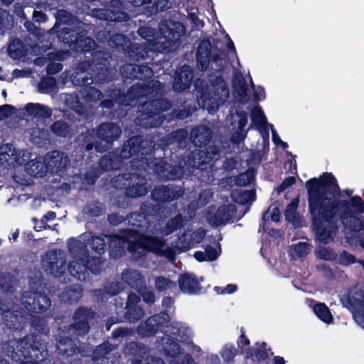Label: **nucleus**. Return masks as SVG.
Listing matches in <instances>:
<instances>
[{"mask_svg":"<svg viewBox=\"0 0 364 364\" xmlns=\"http://www.w3.org/2000/svg\"><path fill=\"white\" fill-rule=\"evenodd\" d=\"M171 103L166 98L153 99L141 105L139 125L144 129L161 127L165 119L164 112L170 109Z\"/></svg>","mask_w":364,"mask_h":364,"instance_id":"39448f33","label":"nucleus"},{"mask_svg":"<svg viewBox=\"0 0 364 364\" xmlns=\"http://www.w3.org/2000/svg\"><path fill=\"white\" fill-rule=\"evenodd\" d=\"M96 136L104 143L103 148L105 151L112 148L114 141L117 140L122 134L121 127L114 122H103L95 129Z\"/></svg>","mask_w":364,"mask_h":364,"instance_id":"dca6fc26","label":"nucleus"},{"mask_svg":"<svg viewBox=\"0 0 364 364\" xmlns=\"http://www.w3.org/2000/svg\"><path fill=\"white\" fill-rule=\"evenodd\" d=\"M163 350L166 356L172 358L170 364H196L189 353L178 355L181 351L180 345L171 338H167L163 342Z\"/></svg>","mask_w":364,"mask_h":364,"instance_id":"412c9836","label":"nucleus"},{"mask_svg":"<svg viewBox=\"0 0 364 364\" xmlns=\"http://www.w3.org/2000/svg\"><path fill=\"white\" fill-rule=\"evenodd\" d=\"M211 42L204 39L199 43L196 51V63L198 69L201 71L208 70L211 59Z\"/></svg>","mask_w":364,"mask_h":364,"instance_id":"bb28decb","label":"nucleus"},{"mask_svg":"<svg viewBox=\"0 0 364 364\" xmlns=\"http://www.w3.org/2000/svg\"><path fill=\"white\" fill-rule=\"evenodd\" d=\"M90 53L94 79L100 82L110 81L112 80V68L109 66V54L104 50H96L95 48H93Z\"/></svg>","mask_w":364,"mask_h":364,"instance_id":"9d476101","label":"nucleus"},{"mask_svg":"<svg viewBox=\"0 0 364 364\" xmlns=\"http://www.w3.org/2000/svg\"><path fill=\"white\" fill-rule=\"evenodd\" d=\"M107 220L111 225L117 226L122 223H127V215L124 216L118 213H112L108 215Z\"/></svg>","mask_w":364,"mask_h":364,"instance_id":"774afa93","label":"nucleus"},{"mask_svg":"<svg viewBox=\"0 0 364 364\" xmlns=\"http://www.w3.org/2000/svg\"><path fill=\"white\" fill-rule=\"evenodd\" d=\"M21 303L31 314H41L46 311L51 305L48 295L38 291H26L23 294Z\"/></svg>","mask_w":364,"mask_h":364,"instance_id":"f8f14e48","label":"nucleus"},{"mask_svg":"<svg viewBox=\"0 0 364 364\" xmlns=\"http://www.w3.org/2000/svg\"><path fill=\"white\" fill-rule=\"evenodd\" d=\"M171 285L176 286V283L163 276L157 277L155 279V287L159 292L166 291Z\"/></svg>","mask_w":364,"mask_h":364,"instance_id":"052dcab7","label":"nucleus"},{"mask_svg":"<svg viewBox=\"0 0 364 364\" xmlns=\"http://www.w3.org/2000/svg\"><path fill=\"white\" fill-rule=\"evenodd\" d=\"M169 0H141L146 14L154 15L169 9Z\"/></svg>","mask_w":364,"mask_h":364,"instance_id":"e433bc0d","label":"nucleus"},{"mask_svg":"<svg viewBox=\"0 0 364 364\" xmlns=\"http://www.w3.org/2000/svg\"><path fill=\"white\" fill-rule=\"evenodd\" d=\"M102 205L98 201L87 203L83 208L85 214L91 217H99L103 213Z\"/></svg>","mask_w":364,"mask_h":364,"instance_id":"864d4df0","label":"nucleus"},{"mask_svg":"<svg viewBox=\"0 0 364 364\" xmlns=\"http://www.w3.org/2000/svg\"><path fill=\"white\" fill-rule=\"evenodd\" d=\"M127 41L128 38L125 35L116 33L115 31H113L107 45L112 48L124 50V46Z\"/></svg>","mask_w":364,"mask_h":364,"instance_id":"603ef678","label":"nucleus"},{"mask_svg":"<svg viewBox=\"0 0 364 364\" xmlns=\"http://www.w3.org/2000/svg\"><path fill=\"white\" fill-rule=\"evenodd\" d=\"M309 212L315 240L323 245L333 240L340 220L351 232L364 230V201L355 195L341 199V188L332 173L324 172L319 178L306 181Z\"/></svg>","mask_w":364,"mask_h":364,"instance_id":"f257e3e1","label":"nucleus"},{"mask_svg":"<svg viewBox=\"0 0 364 364\" xmlns=\"http://www.w3.org/2000/svg\"><path fill=\"white\" fill-rule=\"evenodd\" d=\"M72 82L77 86H80V88H83L84 86H87L92 83V77H89L85 75L77 73L75 75L71 76Z\"/></svg>","mask_w":364,"mask_h":364,"instance_id":"bf43d9fd","label":"nucleus"},{"mask_svg":"<svg viewBox=\"0 0 364 364\" xmlns=\"http://www.w3.org/2000/svg\"><path fill=\"white\" fill-rule=\"evenodd\" d=\"M168 313L164 311L154 314L144 321H141L137 327V333L143 338L155 336L159 330L169 321Z\"/></svg>","mask_w":364,"mask_h":364,"instance_id":"2eb2a0df","label":"nucleus"},{"mask_svg":"<svg viewBox=\"0 0 364 364\" xmlns=\"http://www.w3.org/2000/svg\"><path fill=\"white\" fill-rule=\"evenodd\" d=\"M181 195L182 192L178 187L165 185L156 186L151 193L152 200L158 203H170Z\"/></svg>","mask_w":364,"mask_h":364,"instance_id":"5701e85b","label":"nucleus"},{"mask_svg":"<svg viewBox=\"0 0 364 364\" xmlns=\"http://www.w3.org/2000/svg\"><path fill=\"white\" fill-rule=\"evenodd\" d=\"M314 311L318 318L326 323H331L333 320L330 309L324 303L315 304Z\"/></svg>","mask_w":364,"mask_h":364,"instance_id":"a18cd8bd","label":"nucleus"},{"mask_svg":"<svg viewBox=\"0 0 364 364\" xmlns=\"http://www.w3.org/2000/svg\"><path fill=\"white\" fill-rule=\"evenodd\" d=\"M59 41L75 53L86 55L96 48L95 41L87 36V31L83 26L63 27L58 33Z\"/></svg>","mask_w":364,"mask_h":364,"instance_id":"423d86ee","label":"nucleus"},{"mask_svg":"<svg viewBox=\"0 0 364 364\" xmlns=\"http://www.w3.org/2000/svg\"><path fill=\"white\" fill-rule=\"evenodd\" d=\"M52 133L59 137H67L70 133V127L63 120H57L50 126Z\"/></svg>","mask_w":364,"mask_h":364,"instance_id":"3c124183","label":"nucleus"},{"mask_svg":"<svg viewBox=\"0 0 364 364\" xmlns=\"http://www.w3.org/2000/svg\"><path fill=\"white\" fill-rule=\"evenodd\" d=\"M109 255L113 258H120L125 254L124 247L119 242L114 241L109 245Z\"/></svg>","mask_w":364,"mask_h":364,"instance_id":"680f3d73","label":"nucleus"},{"mask_svg":"<svg viewBox=\"0 0 364 364\" xmlns=\"http://www.w3.org/2000/svg\"><path fill=\"white\" fill-rule=\"evenodd\" d=\"M107 97L112 98L115 104L119 105L129 106V102L128 100L127 93L124 92L119 88L110 89L106 91Z\"/></svg>","mask_w":364,"mask_h":364,"instance_id":"49530a36","label":"nucleus"},{"mask_svg":"<svg viewBox=\"0 0 364 364\" xmlns=\"http://www.w3.org/2000/svg\"><path fill=\"white\" fill-rule=\"evenodd\" d=\"M220 156V149L215 145H210L204 149L193 153L192 161L196 175L201 182L213 181V170L215 161Z\"/></svg>","mask_w":364,"mask_h":364,"instance_id":"0eeeda50","label":"nucleus"},{"mask_svg":"<svg viewBox=\"0 0 364 364\" xmlns=\"http://www.w3.org/2000/svg\"><path fill=\"white\" fill-rule=\"evenodd\" d=\"M178 283L182 293L188 295H197L201 293V285L196 274L185 272L179 274Z\"/></svg>","mask_w":364,"mask_h":364,"instance_id":"393cba45","label":"nucleus"},{"mask_svg":"<svg viewBox=\"0 0 364 364\" xmlns=\"http://www.w3.org/2000/svg\"><path fill=\"white\" fill-rule=\"evenodd\" d=\"M235 213L236 208L234 205H222L218 207L211 220L216 227L225 225L233 218Z\"/></svg>","mask_w":364,"mask_h":364,"instance_id":"7c9ffc66","label":"nucleus"},{"mask_svg":"<svg viewBox=\"0 0 364 364\" xmlns=\"http://www.w3.org/2000/svg\"><path fill=\"white\" fill-rule=\"evenodd\" d=\"M1 348L6 355L21 364H41L48 355L46 345L36 335L9 339L2 342Z\"/></svg>","mask_w":364,"mask_h":364,"instance_id":"f03ea898","label":"nucleus"},{"mask_svg":"<svg viewBox=\"0 0 364 364\" xmlns=\"http://www.w3.org/2000/svg\"><path fill=\"white\" fill-rule=\"evenodd\" d=\"M182 175V168L180 166L168 164L165 180H176Z\"/></svg>","mask_w":364,"mask_h":364,"instance_id":"e2e57ef3","label":"nucleus"},{"mask_svg":"<svg viewBox=\"0 0 364 364\" xmlns=\"http://www.w3.org/2000/svg\"><path fill=\"white\" fill-rule=\"evenodd\" d=\"M102 18L112 22L127 21L129 19L128 14L118 8L112 6L111 8L102 9L100 11Z\"/></svg>","mask_w":364,"mask_h":364,"instance_id":"c9c22d12","label":"nucleus"},{"mask_svg":"<svg viewBox=\"0 0 364 364\" xmlns=\"http://www.w3.org/2000/svg\"><path fill=\"white\" fill-rule=\"evenodd\" d=\"M168 164L169 163L163 158L156 159V162L154 163V171L156 175L165 180Z\"/></svg>","mask_w":364,"mask_h":364,"instance_id":"13d9d810","label":"nucleus"},{"mask_svg":"<svg viewBox=\"0 0 364 364\" xmlns=\"http://www.w3.org/2000/svg\"><path fill=\"white\" fill-rule=\"evenodd\" d=\"M338 262L341 265L348 266L357 262V259L353 255L349 253L347 250H343L340 253Z\"/></svg>","mask_w":364,"mask_h":364,"instance_id":"0e129e2a","label":"nucleus"},{"mask_svg":"<svg viewBox=\"0 0 364 364\" xmlns=\"http://www.w3.org/2000/svg\"><path fill=\"white\" fill-rule=\"evenodd\" d=\"M183 225V217L178 213L173 218L169 219L166 224V234H171L178 229L181 228Z\"/></svg>","mask_w":364,"mask_h":364,"instance_id":"6e6d98bb","label":"nucleus"},{"mask_svg":"<svg viewBox=\"0 0 364 364\" xmlns=\"http://www.w3.org/2000/svg\"><path fill=\"white\" fill-rule=\"evenodd\" d=\"M96 138L95 129H87L79 136L80 145L85 151L89 152L95 149L98 153L105 152V149L103 148L102 142L96 141Z\"/></svg>","mask_w":364,"mask_h":364,"instance_id":"c85d7f7f","label":"nucleus"},{"mask_svg":"<svg viewBox=\"0 0 364 364\" xmlns=\"http://www.w3.org/2000/svg\"><path fill=\"white\" fill-rule=\"evenodd\" d=\"M146 85L136 84L132 85L127 92L129 105H136L137 101L146 95Z\"/></svg>","mask_w":364,"mask_h":364,"instance_id":"37998d69","label":"nucleus"},{"mask_svg":"<svg viewBox=\"0 0 364 364\" xmlns=\"http://www.w3.org/2000/svg\"><path fill=\"white\" fill-rule=\"evenodd\" d=\"M256 193L254 190L242 191L237 193L235 201L237 203L245 205L255 200Z\"/></svg>","mask_w":364,"mask_h":364,"instance_id":"4d7b16f0","label":"nucleus"},{"mask_svg":"<svg viewBox=\"0 0 364 364\" xmlns=\"http://www.w3.org/2000/svg\"><path fill=\"white\" fill-rule=\"evenodd\" d=\"M188 132L186 129H178L163 136L160 144L164 150L169 146H175L178 149H186L189 145Z\"/></svg>","mask_w":364,"mask_h":364,"instance_id":"b1692460","label":"nucleus"},{"mask_svg":"<svg viewBox=\"0 0 364 364\" xmlns=\"http://www.w3.org/2000/svg\"><path fill=\"white\" fill-rule=\"evenodd\" d=\"M142 136L137 135L127 139L119 152L117 150L109 151L102 156L99 161V166L102 171H117L121 169L128 160L133 156H144L151 149H146Z\"/></svg>","mask_w":364,"mask_h":364,"instance_id":"20e7f679","label":"nucleus"},{"mask_svg":"<svg viewBox=\"0 0 364 364\" xmlns=\"http://www.w3.org/2000/svg\"><path fill=\"white\" fill-rule=\"evenodd\" d=\"M124 243L127 244V250L132 255L137 254V257L144 256V254L140 255L138 252L139 249L143 250V246L141 244V232L134 230L127 229L124 231L122 236H117Z\"/></svg>","mask_w":364,"mask_h":364,"instance_id":"a878e982","label":"nucleus"},{"mask_svg":"<svg viewBox=\"0 0 364 364\" xmlns=\"http://www.w3.org/2000/svg\"><path fill=\"white\" fill-rule=\"evenodd\" d=\"M88 244L92 251L99 256L104 255L106 252L105 240L100 236H92Z\"/></svg>","mask_w":364,"mask_h":364,"instance_id":"8fccbe9b","label":"nucleus"},{"mask_svg":"<svg viewBox=\"0 0 364 364\" xmlns=\"http://www.w3.org/2000/svg\"><path fill=\"white\" fill-rule=\"evenodd\" d=\"M152 49L146 43H130L127 48V54L131 60L135 61L145 60L151 58L149 56Z\"/></svg>","mask_w":364,"mask_h":364,"instance_id":"2f4dec72","label":"nucleus"},{"mask_svg":"<svg viewBox=\"0 0 364 364\" xmlns=\"http://www.w3.org/2000/svg\"><path fill=\"white\" fill-rule=\"evenodd\" d=\"M114 183L116 187L125 189L124 193L128 198H137L148 193L146 178L138 173H125L118 175Z\"/></svg>","mask_w":364,"mask_h":364,"instance_id":"6e6552de","label":"nucleus"},{"mask_svg":"<svg viewBox=\"0 0 364 364\" xmlns=\"http://www.w3.org/2000/svg\"><path fill=\"white\" fill-rule=\"evenodd\" d=\"M212 130L205 125H199L191 130L190 140L196 146H207L212 140Z\"/></svg>","mask_w":364,"mask_h":364,"instance_id":"cd10ccee","label":"nucleus"},{"mask_svg":"<svg viewBox=\"0 0 364 364\" xmlns=\"http://www.w3.org/2000/svg\"><path fill=\"white\" fill-rule=\"evenodd\" d=\"M183 25L178 21L163 20L159 24V31L161 38L162 49L170 53L176 50L180 46V39L182 36Z\"/></svg>","mask_w":364,"mask_h":364,"instance_id":"1a4fd4ad","label":"nucleus"},{"mask_svg":"<svg viewBox=\"0 0 364 364\" xmlns=\"http://www.w3.org/2000/svg\"><path fill=\"white\" fill-rule=\"evenodd\" d=\"M27 322L26 317L18 310H11L0 299V326L5 325L12 331H21Z\"/></svg>","mask_w":364,"mask_h":364,"instance_id":"4468645a","label":"nucleus"},{"mask_svg":"<svg viewBox=\"0 0 364 364\" xmlns=\"http://www.w3.org/2000/svg\"><path fill=\"white\" fill-rule=\"evenodd\" d=\"M316 256L319 259L331 262L335 261L338 257L336 252L333 248L324 246L318 248Z\"/></svg>","mask_w":364,"mask_h":364,"instance_id":"5fc2aeb1","label":"nucleus"},{"mask_svg":"<svg viewBox=\"0 0 364 364\" xmlns=\"http://www.w3.org/2000/svg\"><path fill=\"white\" fill-rule=\"evenodd\" d=\"M68 250L73 258L78 260H85L89 257L87 245L80 240L70 238L68 243Z\"/></svg>","mask_w":364,"mask_h":364,"instance_id":"473e14b6","label":"nucleus"},{"mask_svg":"<svg viewBox=\"0 0 364 364\" xmlns=\"http://www.w3.org/2000/svg\"><path fill=\"white\" fill-rule=\"evenodd\" d=\"M31 325L36 333H31L30 335L38 336L41 342L46 345L44 341L42 340V336H47L50 333V329L46 321L40 316H31Z\"/></svg>","mask_w":364,"mask_h":364,"instance_id":"4c0bfd02","label":"nucleus"},{"mask_svg":"<svg viewBox=\"0 0 364 364\" xmlns=\"http://www.w3.org/2000/svg\"><path fill=\"white\" fill-rule=\"evenodd\" d=\"M111 344L108 342L99 345L95 351L94 364H107V355L112 351Z\"/></svg>","mask_w":364,"mask_h":364,"instance_id":"c03bdc74","label":"nucleus"},{"mask_svg":"<svg viewBox=\"0 0 364 364\" xmlns=\"http://www.w3.org/2000/svg\"><path fill=\"white\" fill-rule=\"evenodd\" d=\"M95 315V312L91 308L86 306L77 308L73 314V322L69 326V331L76 336H85L89 332L90 323Z\"/></svg>","mask_w":364,"mask_h":364,"instance_id":"9b49d317","label":"nucleus"},{"mask_svg":"<svg viewBox=\"0 0 364 364\" xmlns=\"http://www.w3.org/2000/svg\"><path fill=\"white\" fill-rule=\"evenodd\" d=\"M44 164L37 159L31 160L25 164V170L31 176L42 178L46 173Z\"/></svg>","mask_w":364,"mask_h":364,"instance_id":"a19ab883","label":"nucleus"},{"mask_svg":"<svg viewBox=\"0 0 364 364\" xmlns=\"http://www.w3.org/2000/svg\"><path fill=\"white\" fill-rule=\"evenodd\" d=\"M25 111L31 117L49 119L52 116V109L50 108L38 103L29 102L26 104Z\"/></svg>","mask_w":364,"mask_h":364,"instance_id":"72a5a7b5","label":"nucleus"},{"mask_svg":"<svg viewBox=\"0 0 364 364\" xmlns=\"http://www.w3.org/2000/svg\"><path fill=\"white\" fill-rule=\"evenodd\" d=\"M46 270L62 283L70 281V276L80 282H89L82 260L70 261L67 266L66 257L60 250L55 249L47 253Z\"/></svg>","mask_w":364,"mask_h":364,"instance_id":"7ed1b4c3","label":"nucleus"},{"mask_svg":"<svg viewBox=\"0 0 364 364\" xmlns=\"http://www.w3.org/2000/svg\"><path fill=\"white\" fill-rule=\"evenodd\" d=\"M138 290L140 296L142 297L143 301L149 306L154 304L156 299L155 293L151 290H147L146 287Z\"/></svg>","mask_w":364,"mask_h":364,"instance_id":"69168bd1","label":"nucleus"},{"mask_svg":"<svg viewBox=\"0 0 364 364\" xmlns=\"http://www.w3.org/2000/svg\"><path fill=\"white\" fill-rule=\"evenodd\" d=\"M122 279L131 287L137 289L143 288L145 285L144 279L141 274L134 269H124L122 272Z\"/></svg>","mask_w":364,"mask_h":364,"instance_id":"f704fd0d","label":"nucleus"},{"mask_svg":"<svg viewBox=\"0 0 364 364\" xmlns=\"http://www.w3.org/2000/svg\"><path fill=\"white\" fill-rule=\"evenodd\" d=\"M122 76L128 80H138L144 82H149L153 75L152 69L146 65L127 63L120 67Z\"/></svg>","mask_w":364,"mask_h":364,"instance_id":"6ab92c4d","label":"nucleus"},{"mask_svg":"<svg viewBox=\"0 0 364 364\" xmlns=\"http://www.w3.org/2000/svg\"><path fill=\"white\" fill-rule=\"evenodd\" d=\"M82 296V289L80 286L69 287L62 293V299L68 304L77 302Z\"/></svg>","mask_w":364,"mask_h":364,"instance_id":"79ce46f5","label":"nucleus"},{"mask_svg":"<svg viewBox=\"0 0 364 364\" xmlns=\"http://www.w3.org/2000/svg\"><path fill=\"white\" fill-rule=\"evenodd\" d=\"M141 297L135 293L131 292L128 294L126 306L122 315L124 321L135 323L143 318L145 311L139 305Z\"/></svg>","mask_w":364,"mask_h":364,"instance_id":"aec40b11","label":"nucleus"},{"mask_svg":"<svg viewBox=\"0 0 364 364\" xmlns=\"http://www.w3.org/2000/svg\"><path fill=\"white\" fill-rule=\"evenodd\" d=\"M240 336L238 337L237 340V344L238 349L240 350L241 353L245 354V348L244 347L247 346V348L250 347V341L245 335V331L243 327L240 328Z\"/></svg>","mask_w":364,"mask_h":364,"instance_id":"338daca9","label":"nucleus"},{"mask_svg":"<svg viewBox=\"0 0 364 364\" xmlns=\"http://www.w3.org/2000/svg\"><path fill=\"white\" fill-rule=\"evenodd\" d=\"M129 350L134 357L132 364H166L162 358L151 355L149 348L141 343H131Z\"/></svg>","mask_w":364,"mask_h":364,"instance_id":"f3484780","label":"nucleus"},{"mask_svg":"<svg viewBox=\"0 0 364 364\" xmlns=\"http://www.w3.org/2000/svg\"><path fill=\"white\" fill-rule=\"evenodd\" d=\"M141 242L144 251L152 252L159 256H164L168 259H175V252L171 247L164 249L166 240L163 237L150 235L141 232Z\"/></svg>","mask_w":364,"mask_h":364,"instance_id":"ddd939ff","label":"nucleus"},{"mask_svg":"<svg viewBox=\"0 0 364 364\" xmlns=\"http://www.w3.org/2000/svg\"><path fill=\"white\" fill-rule=\"evenodd\" d=\"M251 119L252 123L258 128L269 126L263 110L259 106L255 107L251 110Z\"/></svg>","mask_w":364,"mask_h":364,"instance_id":"de8ad7c7","label":"nucleus"},{"mask_svg":"<svg viewBox=\"0 0 364 364\" xmlns=\"http://www.w3.org/2000/svg\"><path fill=\"white\" fill-rule=\"evenodd\" d=\"M85 264L87 266L86 272L89 276V282L92 279V275H97L102 270V259L100 257H91L85 258Z\"/></svg>","mask_w":364,"mask_h":364,"instance_id":"ea45409f","label":"nucleus"},{"mask_svg":"<svg viewBox=\"0 0 364 364\" xmlns=\"http://www.w3.org/2000/svg\"><path fill=\"white\" fill-rule=\"evenodd\" d=\"M193 77L194 72L190 65L184 64L177 68L173 77V90L178 93L188 90Z\"/></svg>","mask_w":364,"mask_h":364,"instance_id":"a211bd4d","label":"nucleus"},{"mask_svg":"<svg viewBox=\"0 0 364 364\" xmlns=\"http://www.w3.org/2000/svg\"><path fill=\"white\" fill-rule=\"evenodd\" d=\"M153 208L143 203L139 212H132L127 214V224L138 229L144 230L150 226V218L153 215Z\"/></svg>","mask_w":364,"mask_h":364,"instance_id":"4be33fe9","label":"nucleus"},{"mask_svg":"<svg viewBox=\"0 0 364 364\" xmlns=\"http://www.w3.org/2000/svg\"><path fill=\"white\" fill-rule=\"evenodd\" d=\"M79 92L86 102H96L103 97L102 92L90 85L80 88Z\"/></svg>","mask_w":364,"mask_h":364,"instance_id":"58836bf2","label":"nucleus"},{"mask_svg":"<svg viewBox=\"0 0 364 364\" xmlns=\"http://www.w3.org/2000/svg\"><path fill=\"white\" fill-rule=\"evenodd\" d=\"M256 348H245V357L247 358L255 359L259 362H267L270 356L274 355L270 348L267 347L266 342H257L255 343Z\"/></svg>","mask_w":364,"mask_h":364,"instance_id":"c756f323","label":"nucleus"},{"mask_svg":"<svg viewBox=\"0 0 364 364\" xmlns=\"http://www.w3.org/2000/svg\"><path fill=\"white\" fill-rule=\"evenodd\" d=\"M232 88L234 90V93L241 101H247L248 87L243 77L233 81Z\"/></svg>","mask_w":364,"mask_h":364,"instance_id":"09e8293b","label":"nucleus"}]
</instances>
